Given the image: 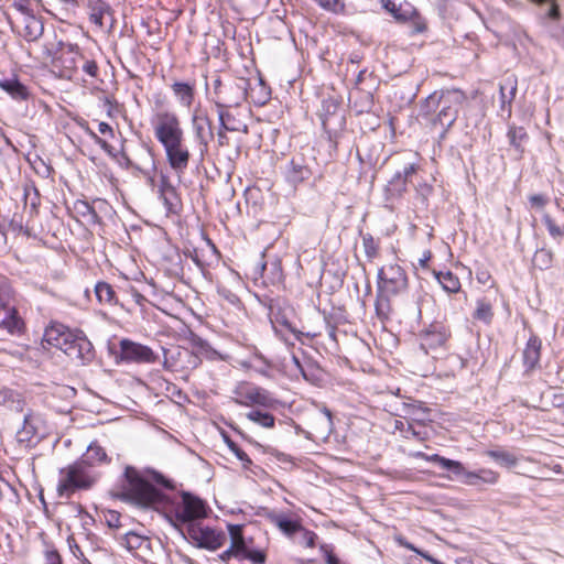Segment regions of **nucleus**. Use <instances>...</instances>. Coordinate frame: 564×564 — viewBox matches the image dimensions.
Instances as JSON below:
<instances>
[{
  "label": "nucleus",
  "mask_w": 564,
  "mask_h": 564,
  "mask_svg": "<svg viewBox=\"0 0 564 564\" xmlns=\"http://www.w3.org/2000/svg\"><path fill=\"white\" fill-rule=\"evenodd\" d=\"M80 128L85 131V133L97 144L100 149L112 160H116L118 164L126 170H133V158H130L127 152L120 151L117 152L115 148L105 139L100 138L87 122L80 123Z\"/></svg>",
  "instance_id": "nucleus-19"
},
{
  "label": "nucleus",
  "mask_w": 564,
  "mask_h": 564,
  "mask_svg": "<svg viewBox=\"0 0 564 564\" xmlns=\"http://www.w3.org/2000/svg\"><path fill=\"white\" fill-rule=\"evenodd\" d=\"M25 17L28 18V23L24 28L23 36L26 41L32 42L41 36L43 25L39 20L34 18L32 13Z\"/></svg>",
  "instance_id": "nucleus-41"
},
{
  "label": "nucleus",
  "mask_w": 564,
  "mask_h": 564,
  "mask_svg": "<svg viewBox=\"0 0 564 564\" xmlns=\"http://www.w3.org/2000/svg\"><path fill=\"white\" fill-rule=\"evenodd\" d=\"M481 484L495 485L499 481L500 474L490 468H480L478 469Z\"/></svg>",
  "instance_id": "nucleus-49"
},
{
  "label": "nucleus",
  "mask_w": 564,
  "mask_h": 564,
  "mask_svg": "<svg viewBox=\"0 0 564 564\" xmlns=\"http://www.w3.org/2000/svg\"><path fill=\"white\" fill-rule=\"evenodd\" d=\"M433 275L437 282L442 285L443 290L448 293H458L462 289L459 278L452 271H436L432 270Z\"/></svg>",
  "instance_id": "nucleus-35"
},
{
  "label": "nucleus",
  "mask_w": 564,
  "mask_h": 564,
  "mask_svg": "<svg viewBox=\"0 0 564 564\" xmlns=\"http://www.w3.org/2000/svg\"><path fill=\"white\" fill-rule=\"evenodd\" d=\"M542 220L550 236L557 242H562L564 240V227L556 224V221L549 214L543 215Z\"/></svg>",
  "instance_id": "nucleus-43"
},
{
  "label": "nucleus",
  "mask_w": 564,
  "mask_h": 564,
  "mask_svg": "<svg viewBox=\"0 0 564 564\" xmlns=\"http://www.w3.org/2000/svg\"><path fill=\"white\" fill-rule=\"evenodd\" d=\"M362 238V247L365 254L369 261L378 258L380 251V241L376 239L371 234H364Z\"/></svg>",
  "instance_id": "nucleus-40"
},
{
  "label": "nucleus",
  "mask_w": 564,
  "mask_h": 564,
  "mask_svg": "<svg viewBox=\"0 0 564 564\" xmlns=\"http://www.w3.org/2000/svg\"><path fill=\"white\" fill-rule=\"evenodd\" d=\"M270 521L288 536H292L303 530L302 520L299 517L291 518L284 513H278L270 516Z\"/></svg>",
  "instance_id": "nucleus-29"
},
{
  "label": "nucleus",
  "mask_w": 564,
  "mask_h": 564,
  "mask_svg": "<svg viewBox=\"0 0 564 564\" xmlns=\"http://www.w3.org/2000/svg\"><path fill=\"white\" fill-rule=\"evenodd\" d=\"M98 131L102 135L101 138L105 139L106 141H107V139H113L115 138V130L107 122L99 121L98 122Z\"/></svg>",
  "instance_id": "nucleus-57"
},
{
  "label": "nucleus",
  "mask_w": 564,
  "mask_h": 564,
  "mask_svg": "<svg viewBox=\"0 0 564 564\" xmlns=\"http://www.w3.org/2000/svg\"><path fill=\"white\" fill-rule=\"evenodd\" d=\"M106 524L111 529L121 527V513L116 510H105L102 512Z\"/></svg>",
  "instance_id": "nucleus-48"
},
{
  "label": "nucleus",
  "mask_w": 564,
  "mask_h": 564,
  "mask_svg": "<svg viewBox=\"0 0 564 564\" xmlns=\"http://www.w3.org/2000/svg\"><path fill=\"white\" fill-rule=\"evenodd\" d=\"M476 279L479 283L486 285V284H489L490 286H495L496 285V282L495 280L492 279V275L491 273L489 272V270L482 268V269H478L476 271Z\"/></svg>",
  "instance_id": "nucleus-53"
},
{
  "label": "nucleus",
  "mask_w": 564,
  "mask_h": 564,
  "mask_svg": "<svg viewBox=\"0 0 564 564\" xmlns=\"http://www.w3.org/2000/svg\"><path fill=\"white\" fill-rule=\"evenodd\" d=\"M419 165L411 163L404 167L403 172H397L388 183V191L392 196H402L406 192L408 183L411 182L412 176L417 172Z\"/></svg>",
  "instance_id": "nucleus-25"
},
{
  "label": "nucleus",
  "mask_w": 564,
  "mask_h": 564,
  "mask_svg": "<svg viewBox=\"0 0 564 564\" xmlns=\"http://www.w3.org/2000/svg\"><path fill=\"white\" fill-rule=\"evenodd\" d=\"M160 512L175 527L186 525L188 528L206 519L210 512V508L208 503L197 495L182 490L173 492L172 495L166 494Z\"/></svg>",
  "instance_id": "nucleus-4"
},
{
  "label": "nucleus",
  "mask_w": 564,
  "mask_h": 564,
  "mask_svg": "<svg viewBox=\"0 0 564 564\" xmlns=\"http://www.w3.org/2000/svg\"><path fill=\"white\" fill-rule=\"evenodd\" d=\"M104 105L109 118H116L126 111L124 105L120 104L115 96H106L104 98Z\"/></svg>",
  "instance_id": "nucleus-46"
},
{
  "label": "nucleus",
  "mask_w": 564,
  "mask_h": 564,
  "mask_svg": "<svg viewBox=\"0 0 564 564\" xmlns=\"http://www.w3.org/2000/svg\"><path fill=\"white\" fill-rule=\"evenodd\" d=\"M9 2L12 8L23 15H30L32 10V0H4Z\"/></svg>",
  "instance_id": "nucleus-50"
},
{
  "label": "nucleus",
  "mask_w": 564,
  "mask_h": 564,
  "mask_svg": "<svg viewBox=\"0 0 564 564\" xmlns=\"http://www.w3.org/2000/svg\"><path fill=\"white\" fill-rule=\"evenodd\" d=\"M160 193L169 210L173 212L178 207L180 199L176 188L170 183V181L165 176L162 177Z\"/></svg>",
  "instance_id": "nucleus-36"
},
{
  "label": "nucleus",
  "mask_w": 564,
  "mask_h": 564,
  "mask_svg": "<svg viewBox=\"0 0 564 564\" xmlns=\"http://www.w3.org/2000/svg\"><path fill=\"white\" fill-rule=\"evenodd\" d=\"M311 174V169L304 163L303 159H292L286 166V180L294 185L308 180Z\"/></svg>",
  "instance_id": "nucleus-32"
},
{
  "label": "nucleus",
  "mask_w": 564,
  "mask_h": 564,
  "mask_svg": "<svg viewBox=\"0 0 564 564\" xmlns=\"http://www.w3.org/2000/svg\"><path fill=\"white\" fill-rule=\"evenodd\" d=\"M403 436L405 438H414L419 442H425L429 440V434L426 431L416 430L413 424H408V427L404 431Z\"/></svg>",
  "instance_id": "nucleus-51"
},
{
  "label": "nucleus",
  "mask_w": 564,
  "mask_h": 564,
  "mask_svg": "<svg viewBox=\"0 0 564 564\" xmlns=\"http://www.w3.org/2000/svg\"><path fill=\"white\" fill-rule=\"evenodd\" d=\"M150 127L160 145L186 135L181 117L173 110L159 109L150 117Z\"/></svg>",
  "instance_id": "nucleus-9"
},
{
  "label": "nucleus",
  "mask_w": 564,
  "mask_h": 564,
  "mask_svg": "<svg viewBox=\"0 0 564 564\" xmlns=\"http://www.w3.org/2000/svg\"><path fill=\"white\" fill-rule=\"evenodd\" d=\"M560 8L556 3H553L549 10V17L553 20H558L560 19Z\"/></svg>",
  "instance_id": "nucleus-64"
},
{
  "label": "nucleus",
  "mask_w": 564,
  "mask_h": 564,
  "mask_svg": "<svg viewBox=\"0 0 564 564\" xmlns=\"http://www.w3.org/2000/svg\"><path fill=\"white\" fill-rule=\"evenodd\" d=\"M42 345L44 348L59 349L82 364L89 362L95 355L91 343L82 330L70 329L58 322H52L45 327Z\"/></svg>",
  "instance_id": "nucleus-3"
},
{
  "label": "nucleus",
  "mask_w": 564,
  "mask_h": 564,
  "mask_svg": "<svg viewBox=\"0 0 564 564\" xmlns=\"http://www.w3.org/2000/svg\"><path fill=\"white\" fill-rule=\"evenodd\" d=\"M40 415L33 413L32 411L28 412L24 415L23 425L21 430L18 432L19 442L21 443H31L39 435V424L41 423Z\"/></svg>",
  "instance_id": "nucleus-30"
},
{
  "label": "nucleus",
  "mask_w": 564,
  "mask_h": 564,
  "mask_svg": "<svg viewBox=\"0 0 564 564\" xmlns=\"http://www.w3.org/2000/svg\"><path fill=\"white\" fill-rule=\"evenodd\" d=\"M243 529V524H227L230 544L219 554V560L227 564L231 560H237L238 562L247 561L250 564H265L268 561V550L254 545L252 538L247 539Z\"/></svg>",
  "instance_id": "nucleus-6"
},
{
  "label": "nucleus",
  "mask_w": 564,
  "mask_h": 564,
  "mask_svg": "<svg viewBox=\"0 0 564 564\" xmlns=\"http://www.w3.org/2000/svg\"><path fill=\"white\" fill-rule=\"evenodd\" d=\"M381 6L384 10H387L398 22L405 23L408 19L411 17L409 14V9H402L401 6H398L393 0H380Z\"/></svg>",
  "instance_id": "nucleus-39"
},
{
  "label": "nucleus",
  "mask_w": 564,
  "mask_h": 564,
  "mask_svg": "<svg viewBox=\"0 0 564 564\" xmlns=\"http://www.w3.org/2000/svg\"><path fill=\"white\" fill-rule=\"evenodd\" d=\"M487 457L506 467H513L518 463L516 455L503 449H488L484 453Z\"/></svg>",
  "instance_id": "nucleus-38"
},
{
  "label": "nucleus",
  "mask_w": 564,
  "mask_h": 564,
  "mask_svg": "<svg viewBox=\"0 0 564 564\" xmlns=\"http://www.w3.org/2000/svg\"><path fill=\"white\" fill-rule=\"evenodd\" d=\"M169 167L178 176L183 175L188 169L192 153L186 142V135L178 137V139L163 143L161 145Z\"/></svg>",
  "instance_id": "nucleus-13"
},
{
  "label": "nucleus",
  "mask_w": 564,
  "mask_h": 564,
  "mask_svg": "<svg viewBox=\"0 0 564 564\" xmlns=\"http://www.w3.org/2000/svg\"><path fill=\"white\" fill-rule=\"evenodd\" d=\"M217 83L215 94L218 98L216 107L218 108L219 127L230 132L248 133V126L238 122L227 110L228 107L240 105L243 101L245 93L239 86H221L219 82Z\"/></svg>",
  "instance_id": "nucleus-7"
},
{
  "label": "nucleus",
  "mask_w": 564,
  "mask_h": 564,
  "mask_svg": "<svg viewBox=\"0 0 564 564\" xmlns=\"http://www.w3.org/2000/svg\"><path fill=\"white\" fill-rule=\"evenodd\" d=\"M171 89L181 106L185 108L192 107L195 100V84L186 82H174L171 85Z\"/></svg>",
  "instance_id": "nucleus-33"
},
{
  "label": "nucleus",
  "mask_w": 564,
  "mask_h": 564,
  "mask_svg": "<svg viewBox=\"0 0 564 564\" xmlns=\"http://www.w3.org/2000/svg\"><path fill=\"white\" fill-rule=\"evenodd\" d=\"M529 202L533 208L542 209L547 205L549 198L544 194H534L529 197Z\"/></svg>",
  "instance_id": "nucleus-55"
},
{
  "label": "nucleus",
  "mask_w": 564,
  "mask_h": 564,
  "mask_svg": "<svg viewBox=\"0 0 564 564\" xmlns=\"http://www.w3.org/2000/svg\"><path fill=\"white\" fill-rule=\"evenodd\" d=\"M227 130L218 127V130H217V133H216V137H217V147L218 148H226V147H229L230 144V139L229 137L227 135Z\"/></svg>",
  "instance_id": "nucleus-59"
},
{
  "label": "nucleus",
  "mask_w": 564,
  "mask_h": 564,
  "mask_svg": "<svg viewBox=\"0 0 564 564\" xmlns=\"http://www.w3.org/2000/svg\"><path fill=\"white\" fill-rule=\"evenodd\" d=\"M323 10L334 13L344 14L346 12L345 0H312Z\"/></svg>",
  "instance_id": "nucleus-44"
},
{
  "label": "nucleus",
  "mask_w": 564,
  "mask_h": 564,
  "mask_svg": "<svg viewBox=\"0 0 564 564\" xmlns=\"http://www.w3.org/2000/svg\"><path fill=\"white\" fill-rule=\"evenodd\" d=\"M507 135L509 138L510 144L522 151V142L528 139L525 129L523 127L511 126L509 127Z\"/></svg>",
  "instance_id": "nucleus-45"
},
{
  "label": "nucleus",
  "mask_w": 564,
  "mask_h": 564,
  "mask_svg": "<svg viewBox=\"0 0 564 564\" xmlns=\"http://www.w3.org/2000/svg\"><path fill=\"white\" fill-rule=\"evenodd\" d=\"M187 535L196 546L208 551L220 549L227 540L223 530L202 525L199 521L187 528Z\"/></svg>",
  "instance_id": "nucleus-15"
},
{
  "label": "nucleus",
  "mask_w": 564,
  "mask_h": 564,
  "mask_svg": "<svg viewBox=\"0 0 564 564\" xmlns=\"http://www.w3.org/2000/svg\"><path fill=\"white\" fill-rule=\"evenodd\" d=\"M550 402L554 409L564 414V391H554Z\"/></svg>",
  "instance_id": "nucleus-54"
},
{
  "label": "nucleus",
  "mask_w": 564,
  "mask_h": 564,
  "mask_svg": "<svg viewBox=\"0 0 564 564\" xmlns=\"http://www.w3.org/2000/svg\"><path fill=\"white\" fill-rule=\"evenodd\" d=\"M409 14L411 17L408 19V22H410L413 33H423L427 30L425 20L414 8H410Z\"/></svg>",
  "instance_id": "nucleus-47"
},
{
  "label": "nucleus",
  "mask_w": 564,
  "mask_h": 564,
  "mask_svg": "<svg viewBox=\"0 0 564 564\" xmlns=\"http://www.w3.org/2000/svg\"><path fill=\"white\" fill-rule=\"evenodd\" d=\"M83 59L84 57L77 46H63L52 58V72L59 78L72 79L77 73L78 63Z\"/></svg>",
  "instance_id": "nucleus-14"
},
{
  "label": "nucleus",
  "mask_w": 564,
  "mask_h": 564,
  "mask_svg": "<svg viewBox=\"0 0 564 564\" xmlns=\"http://www.w3.org/2000/svg\"><path fill=\"white\" fill-rule=\"evenodd\" d=\"M0 327L6 328L10 334H20L24 329V322L19 316L15 307L8 310V315L0 322Z\"/></svg>",
  "instance_id": "nucleus-37"
},
{
  "label": "nucleus",
  "mask_w": 564,
  "mask_h": 564,
  "mask_svg": "<svg viewBox=\"0 0 564 564\" xmlns=\"http://www.w3.org/2000/svg\"><path fill=\"white\" fill-rule=\"evenodd\" d=\"M414 458H421L430 463L440 465L442 468L451 470L455 476H463L464 482L469 486H477L481 484V479L478 470L469 471L458 460H453L441 456L440 454L427 455L423 452H415L411 454Z\"/></svg>",
  "instance_id": "nucleus-16"
},
{
  "label": "nucleus",
  "mask_w": 564,
  "mask_h": 564,
  "mask_svg": "<svg viewBox=\"0 0 564 564\" xmlns=\"http://www.w3.org/2000/svg\"><path fill=\"white\" fill-rule=\"evenodd\" d=\"M378 291L384 297H391L404 292L408 288V276L398 263L386 264L378 272Z\"/></svg>",
  "instance_id": "nucleus-11"
},
{
  "label": "nucleus",
  "mask_w": 564,
  "mask_h": 564,
  "mask_svg": "<svg viewBox=\"0 0 564 564\" xmlns=\"http://www.w3.org/2000/svg\"><path fill=\"white\" fill-rule=\"evenodd\" d=\"M542 355V340L535 335L531 334L522 350V365L524 375L530 376L541 367Z\"/></svg>",
  "instance_id": "nucleus-20"
},
{
  "label": "nucleus",
  "mask_w": 564,
  "mask_h": 564,
  "mask_svg": "<svg viewBox=\"0 0 564 564\" xmlns=\"http://www.w3.org/2000/svg\"><path fill=\"white\" fill-rule=\"evenodd\" d=\"M46 564H63V558L57 550H48L45 552Z\"/></svg>",
  "instance_id": "nucleus-60"
},
{
  "label": "nucleus",
  "mask_w": 564,
  "mask_h": 564,
  "mask_svg": "<svg viewBox=\"0 0 564 564\" xmlns=\"http://www.w3.org/2000/svg\"><path fill=\"white\" fill-rule=\"evenodd\" d=\"M231 400L236 404L246 408L254 405L274 408L276 404V400L270 391L250 381L237 382L232 390Z\"/></svg>",
  "instance_id": "nucleus-10"
},
{
  "label": "nucleus",
  "mask_w": 564,
  "mask_h": 564,
  "mask_svg": "<svg viewBox=\"0 0 564 564\" xmlns=\"http://www.w3.org/2000/svg\"><path fill=\"white\" fill-rule=\"evenodd\" d=\"M96 475L83 462H76L59 469L57 494L59 497H72L76 491L87 490L96 482Z\"/></svg>",
  "instance_id": "nucleus-8"
},
{
  "label": "nucleus",
  "mask_w": 564,
  "mask_h": 564,
  "mask_svg": "<svg viewBox=\"0 0 564 564\" xmlns=\"http://www.w3.org/2000/svg\"><path fill=\"white\" fill-rule=\"evenodd\" d=\"M133 162V174L138 177H142L151 186L155 184L156 178V159L154 150L149 144H142L135 152L132 160Z\"/></svg>",
  "instance_id": "nucleus-18"
},
{
  "label": "nucleus",
  "mask_w": 564,
  "mask_h": 564,
  "mask_svg": "<svg viewBox=\"0 0 564 564\" xmlns=\"http://www.w3.org/2000/svg\"><path fill=\"white\" fill-rule=\"evenodd\" d=\"M389 307V297L378 299L376 302V311L379 317L387 318V315L383 314V307Z\"/></svg>",
  "instance_id": "nucleus-62"
},
{
  "label": "nucleus",
  "mask_w": 564,
  "mask_h": 564,
  "mask_svg": "<svg viewBox=\"0 0 564 564\" xmlns=\"http://www.w3.org/2000/svg\"><path fill=\"white\" fill-rule=\"evenodd\" d=\"M303 534V540L306 547L313 549L316 544L317 535L314 531L307 530L303 527V530H301Z\"/></svg>",
  "instance_id": "nucleus-58"
},
{
  "label": "nucleus",
  "mask_w": 564,
  "mask_h": 564,
  "mask_svg": "<svg viewBox=\"0 0 564 564\" xmlns=\"http://www.w3.org/2000/svg\"><path fill=\"white\" fill-rule=\"evenodd\" d=\"M174 489L175 482L162 473L152 468L139 469L128 465L111 490V495L140 509L160 511L166 490L174 491Z\"/></svg>",
  "instance_id": "nucleus-1"
},
{
  "label": "nucleus",
  "mask_w": 564,
  "mask_h": 564,
  "mask_svg": "<svg viewBox=\"0 0 564 564\" xmlns=\"http://www.w3.org/2000/svg\"><path fill=\"white\" fill-rule=\"evenodd\" d=\"M466 101V94L457 88L434 91L422 102L421 113L424 118H429L441 106L438 113L433 119V124H440L447 130L457 120L458 111Z\"/></svg>",
  "instance_id": "nucleus-5"
},
{
  "label": "nucleus",
  "mask_w": 564,
  "mask_h": 564,
  "mask_svg": "<svg viewBox=\"0 0 564 564\" xmlns=\"http://www.w3.org/2000/svg\"><path fill=\"white\" fill-rule=\"evenodd\" d=\"M220 357L206 340L195 338L192 348L172 345L163 350V367L165 370L177 373L180 378L187 380L191 373L197 369L202 359L216 360Z\"/></svg>",
  "instance_id": "nucleus-2"
},
{
  "label": "nucleus",
  "mask_w": 564,
  "mask_h": 564,
  "mask_svg": "<svg viewBox=\"0 0 564 564\" xmlns=\"http://www.w3.org/2000/svg\"><path fill=\"white\" fill-rule=\"evenodd\" d=\"M82 3L87 8L89 21L98 26L104 28V18L110 13L111 7L105 0H80Z\"/></svg>",
  "instance_id": "nucleus-27"
},
{
  "label": "nucleus",
  "mask_w": 564,
  "mask_h": 564,
  "mask_svg": "<svg viewBox=\"0 0 564 564\" xmlns=\"http://www.w3.org/2000/svg\"><path fill=\"white\" fill-rule=\"evenodd\" d=\"M0 88L17 101L28 100L31 95L29 87L15 76L0 79Z\"/></svg>",
  "instance_id": "nucleus-28"
},
{
  "label": "nucleus",
  "mask_w": 564,
  "mask_h": 564,
  "mask_svg": "<svg viewBox=\"0 0 564 564\" xmlns=\"http://www.w3.org/2000/svg\"><path fill=\"white\" fill-rule=\"evenodd\" d=\"M496 297L482 295L475 301V308L471 314L473 319L484 325H490L495 317Z\"/></svg>",
  "instance_id": "nucleus-24"
},
{
  "label": "nucleus",
  "mask_w": 564,
  "mask_h": 564,
  "mask_svg": "<svg viewBox=\"0 0 564 564\" xmlns=\"http://www.w3.org/2000/svg\"><path fill=\"white\" fill-rule=\"evenodd\" d=\"M451 338V327L447 323L442 321L432 322L419 333L420 347L425 354L446 349Z\"/></svg>",
  "instance_id": "nucleus-12"
},
{
  "label": "nucleus",
  "mask_w": 564,
  "mask_h": 564,
  "mask_svg": "<svg viewBox=\"0 0 564 564\" xmlns=\"http://www.w3.org/2000/svg\"><path fill=\"white\" fill-rule=\"evenodd\" d=\"M237 458L242 463L245 468H249L252 465V460L249 455L242 449Z\"/></svg>",
  "instance_id": "nucleus-63"
},
{
  "label": "nucleus",
  "mask_w": 564,
  "mask_h": 564,
  "mask_svg": "<svg viewBox=\"0 0 564 564\" xmlns=\"http://www.w3.org/2000/svg\"><path fill=\"white\" fill-rule=\"evenodd\" d=\"M83 464H85L90 470L95 466L101 464H108L110 462L105 448L99 445L97 442H93L86 453L79 458Z\"/></svg>",
  "instance_id": "nucleus-31"
},
{
  "label": "nucleus",
  "mask_w": 564,
  "mask_h": 564,
  "mask_svg": "<svg viewBox=\"0 0 564 564\" xmlns=\"http://www.w3.org/2000/svg\"><path fill=\"white\" fill-rule=\"evenodd\" d=\"M245 85L240 84H230L229 86H239L243 95V100L250 99V101L256 106H264L271 97L270 87L263 82L262 78H259L254 85H251L248 82L243 80Z\"/></svg>",
  "instance_id": "nucleus-22"
},
{
  "label": "nucleus",
  "mask_w": 564,
  "mask_h": 564,
  "mask_svg": "<svg viewBox=\"0 0 564 564\" xmlns=\"http://www.w3.org/2000/svg\"><path fill=\"white\" fill-rule=\"evenodd\" d=\"M94 291L97 302L100 305L109 307L119 305V297L117 295V292L115 291V288L110 283L106 281H98L95 285Z\"/></svg>",
  "instance_id": "nucleus-34"
},
{
  "label": "nucleus",
  "mask_w": 564,
  "mask_h": 564,
  "mask_svg": "<svg viewBox=\"0 0 564 564\" xmlns=\"http://www.w3.org/2000/svg\"><path fill=\"white\" fill-rule=\"evenodd\" d=\"M273 322L275 324L284 327L292 334H294V336L297 340H302L303 337H306L308 339H314V338L321 336L319 330H300V329L295 328L293 326L292 322L289 319L286 308L279 307L276 311H274L273 312Z\"/></svg>",
  "instance_id": "nucleus-26"
},
{
  "label": "nucleus",
  "mask_w": 564,
  "mask_h": 564,
  "mask_svg": "<svg viewBox=\"0 0 564 564\" xmlns=\"http://www.w3.org/2000/svg\"><path fill=\"white\" fill-rule=\"evenodd\" d=\"M120 543L127 551L142 561H147V557L152 553L151 539L134 531L127 532L121 538Z\"/></svg>",
  "instance_id": "nucleus-21"
},
{
  "label": "nucleus",
  "mask_w": 564,
  "mask_h": 564,
  "mask_svg": "<svg viewBox=\"0 0 564 564\" xmlns=\"http://www.w3.org/2000/svg\"><path fill=\"white\" fill-rule=\"evenodd\" d=\"M433 258V253L430 249L425 250L422 254V257L419 259V265L424 269V270H429L430 269V262Z\"/></svg>",
  "instance_id": "nucleus-61"
},
{
  "label": "nucleus",
  "mask_w": 564,
  "mask_h": 564,
  "mask_svg": "<svg viewBox=\"0 0 564 564\" xmlns=\"http://www.w3.org/2000/svg\"><path fill=\"white\" fill-rule=\"evenodd\" d=\"M551 253L546 249H540L535 252L533 261L542 268H549L551 262Z\"/></svg>",
  "instance_id": "nucleus-52"
},
{
  "label": "nucleus",
  "mask_w": 564,
  "mask_h": 564,
  "mask_svg": "<svg viewBox=\"0 0 564 564\" xmlns=\"http://www.w3.org/2000/svg\"><path fill=\"white\" fill-rule=\"evenodd\" d=\"M193 129L200 153L204 155L208 151L209 141L214 138L213 121L208 116L194 117Z\"/></svg>",
  "instance_id": "nucleus-23"
},
{
  "label": "nucleus",
  "mask_w": 564,
  "mask_h": 564,
  "mask_svg": "<svg viewBox=\"0 0 564 564\" xmlns=\"http://www.w3.org/2000/svg\"><path fill=\"white\" fill-rule=\"evenodd\" d=\"M119 358L127 364H154L159 356L147 345L122 338L119 341Z\"/></svg>",
  "instance_id": "nucleus-17"
},
{
  "label": "nucleus",
  "mask_w": 564,
  "mask_h": 564,
  "mask_svg": "<svg viewBox=\"0 0 564 564\" xmlns=\"http://www.w3.org/2000/svg\"><path fill=\"white\" fill-rule=\"evenodd\" d=\"M247 417L265 429H272L275 425V417L268 412H261L259 410L250 411L247 413Z\"/></svg>",
  "instance_id": "nucleus-42"
},
{
  "label": "nucleus",
  "mask_w": 564,
  "mask_h": 564,
  "mask_svg": "<svg viewBox=\"0 0 564 564\" xmlns=\"http://www.w3.org/2000/svg\"><path fill=\"white\" fill-rule=\"evenodd\" d=\"M83 70L89 75L90 77H97L98 76V73H99V67H98V64L96 63V61L94 59H86L84 63H83Z\"/></svg>",
  "instance_id": "nucleus-56"
}]
</instances>
